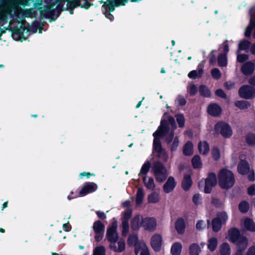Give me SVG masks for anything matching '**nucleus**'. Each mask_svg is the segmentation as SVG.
Wrapping results in <instances>:
<instances>
[{
  "instance_id": "18",
  "label": "nucleus",
  "mask_w": 255,
  "mask_h": 255,
  "mask_svg": "<svg viewBox=\"0 0 255 255\" xmlns=\"http://www.w3.org/2000/svg\"><path fill=\"white\" fill-rule=\"evenodd\" d=\"M221 108L217 104H210L207 108L208 113L213 117H218L222 113Z\"/></svg>"
},
{
  "instance_id": "54",
  "label": "nucleus",
  "mask_w": 255,
  "mask_h": 255,
  "mask_svg": "<svg viewBox=\"0 0 255 255\" xmlns=\"http://www.w3.org/2000/svg\"><path fill=\"white\" fill-rule=\"evenodd\" d=\"M179 143V140L178 137L177 136L175 137L172 143L170 145V150L172 152L175 151L177 150Z\"/></svg>"
},
{
  "instance_id": "52",
  "label": "nucleus",
  "mask_w": 255,
  "mask_h": 255,
  "mask_svg": "<svg viewBox=\"0 0 255 255\" xmlns=\"http://www.w3.org/2000/svg\"><path fill=\"white\" fill-rule=\"evenodd\" d=\"M165 138V141L167 145L170 144L174 138V132L172 130L168 134H167Z\"/></svg>"
},
{
  "instance_id": "64",
  "label": "nucleus",
  "mask_w": 255,
  "mask_h": 255,
  "mask_svg": "<svg viewBox=\"0 0 255 255\" xmlns=\"http://www.w3.org/2000/svg\"><path fill=\"white\" fill-rule=\"evenodd\" d=\"M247 255H255V246H252L249 248Z\"/></svg>"
},
{
  "instance_id": "28",
  "label": "nucleus",
  "mask_w": 255,
  "mask_h": 255,
  "mask_svg": "<svg viewBox=\"0 0 255 255\" xmlns=\"http://www.w3.org/2000/svg\"><path fill=\"white\" fill-rule=\"evenodd\" d=\"M118 247L115 244L113 245V250L117 253H121L125 251L126 248L125 241L124 239H120L118 242Z\"/></svg>"
},
{
  "instance_id": "19",
  "label": "nucleus",
  "mask_w": 255,
  "mask_h": 255,
  "mask_svg": "<svg viewBox=\"0 0 255 255\" xmlns=\"http://www.w3.org/2000/svg\"><path fill=\"white\" fill-rule=\"evenodd\" d=\"M169 131L170 129H169L158 127L157 129L153 133V141H161V138L168 134Z\"/></svg>"
},
{
  "instance_id": "56",
  "label": "nucleus",
  "mask_w": 255,
  "mask_h": 255,
  "mask_svg": "<svg viewBox=\"0 0 255 255\" xmlns=\"http://www.w3.org/2000/svg\"><path fill=\"white\" fill-rule=\"evenodd\" d=\"M249 58V55L246 54H239L237 56V61L239 63H243L248 60Z\"/></svg>"
},
{
  "instance_id": "49",
  "label": "nucleus",
  "mask_w": 255,
  "mask_h": 255,
  "mask_svg": "<svg viewBox=\"0 0 255 255\" xmlns=\"http://www.w3.org/2000/svg\"><path fill=\"white\" fill-rule=\"evenodd\" d=\"M93 255H106V250L103 246H100L95 248Z\"/></svg>"
},
{
  "instance_id": "42",
  "label": "nucleus",
  "mask_w": 255,
  "mask_h": 255,
  "mask_svg": "<svg viewBox=\"0 0 255 255\" xmlns=\"http://www.w3.org/2000/svg\"><path fill=\"white\" fill-rule=\"evenodd\" d=\"M138 236L136 234L130 235L128 238V244L129 246H134L137 245L138 243Z\"/></svg>"
},
{
  "instance_id": "4",
  "label": "nucleus",
  "mask_w": 255,
  "mask_h": 255,
  "mask_svg": "<svg viewBox=\"0 0 255 255\" xmlns=\"http://www.w3.org/2000/svg\"><path fill=\"white\" fill-rule=\"evenodd\" d=\"M217 184V180L216 174L214 172H209L205 179V181H200L198 186L200 189L201 186H204V192L206 194H210L211 193L213 188L216 186Z\"/></svg>"
},
{
  "instance_id": "39",
  "label": "nucleus",
  "mask_w": 255,
  "mask_h": 255,
  "mask_svg": "<svg viewBox=\"0 0 255 255\" xmlns=\"http://www.w3.org/2000/svg\"><path fill=\"white\" fill-rule=\"evenodd\" d=\"M249 208V204L246 201H242L239 204V210L242 213H246L248 212Z\"/></svg>"
},
{
  "instance_id": "61",
  "label": "nucleus",
  "mask_w": 255,
  "mask_h": 255,
  "mask_svg": "<svg viewBox=\"0 0 255 255\" xmlns=\"http://www.w3.org/2000/svg\"><path fill=\"white\" fill-rule=\"evenodd\" d=\"M140 255H150L147 246L143 244Z\"/></svg>"
},
{
  "instance_id": "29",
  "label": "nucleus",
  "mask_w": 255,
  "mask_h": 255,
  "mask_svg": "<svg viewBox=\"0 0 255 255\" xmlns=\"http://www.w3.org/2000/svg\"><path fill=\"white\" fill-rule=\"evenodd\" d=\"M200 95L203 97L209 98L211 97V91L205 85H201L199 87Z\"/></svg>"
},
{
  "instance_id": "5",
  "label": "nucleus",
  "mask_w": 255,
  "mask_h": 255,
  "mask_svg": "<svg viewBox=\"0 0 255 255\" xmlns=\"http://www.w3.org/2000/svg\"><path fill=\"white\" fill-rule=\"evenodd\" d=\"M214 131L217 134H221L225 138L231 137L233 131L230 125L224 121H219L214 125Z\"/></svg>"
},
{
  "instance_id": "46",
  "label": "nucleus",
  "mask_w": 255,
  "mask_h": 255,
  "mask_svg": "<svg viewBox=\"0 0 255 255\" xmlns=\"http://www.w3.org/2000/svg\"><path fill=\"white\" fill-rule=\"evenodd\" d=\"M129 231V224L128 221H122V235L123 237H125L127 236Z\"/></svg>"
},
{
  "instance_id": "25",
  "label": "nucleus",
  "mask_w": 255,
  "mask_h": 255,
  "mask_svg": "<svg viewBox=\"0 0 255 255\" xmlns=\"http://www.w3.org/2000/svg\"><path fill=\"white\" fill-rule=\"evenodd\" d=\"M182 246L180 243H174L171 248V254L172 255H180Z\"/></svg>"
},
{
  "instance_id": "35",
  "label": "nucleus",
  "mask_w": 255,
  "mask_h": 255,
  "mask_svg": "<svg viewBox=\"0 0 255 255\" xmlns=\"http://www.w3.org/2000/svg\"><path fill=\"white\" fill-rule=\"evenodd\" d=\"M217 245V239L215 237H212L208 240V248L210 251L213 252L216 249Z\"/></svg>"
},
{
  "instance_id": "30",
  "label": "nucleus",
  "mask_w": 255,
  "mask_h": 255,
  "mask_svg": "<svg viewBox=\"0 0 255 255\" xmlns=\"http://www.w3.org/2000/svg\"><path fill=\"white\" fill-rule=\"evenodd\" d=\"M220 253L221 255H231V248L228 243L225 242L220 245Z\"/></svg>"
},
{
  "instance_id": "51",
  "label": "nucleus",
  "mask_w": 255,
  "mask_h": 255,
  "mask_svg": "<svg viewBox=\"0 0 255 255\" xmlns=\"http://www.w3.org/2000/svg\"><path fill=\"white\" fill-rule=\"evenodd\" d=\"M117 224L116 222H113V245L116 244L118 240V235L116 232Z\"/></svg>"
},
{
  "instance_id": "50",
  "label": "nucleus",
  "mask_w": 255,
  "mask_h": 255,
  "mask_svg": "<svg viewBox=\"0 0 255 255\" xmlns=\"http://www.w3.org/2000/svg\"><path fill=\"white\" fill-rule=\"evenodd\" d=\"M128 1V0H113V11L115 7L125 5Z\"/></svg>"
},
{
  "instance_id": "22",
  "label": "nucleus",
  "mask_w": 255,
  "mask_h": 255,
  "mask_svg": "<svg viewBox=\"0 0 255 255\" xmlns=\"http://www.w3.org/2000/svg\"><path fill=\"white\" fill-rule=\"evenodd\" d=\"M244 226L246 230L251 232H255V223L250 218H247L244 222Z\"/></svg>"
},
{
  "instance_id": "59",
  "label": "nucleus",
  "mask_w": 255,
  "mask_h": 255,
  "mask_svg": "<svg viewBox=\"0 0 255 255\" xmlns=\"http://www.w3.org/2000/svg\"><path fill=\"white\" fill-rule=\"evenodd\" d=\"M177 101H178V103L179 106H183L186 104L187 101L185 98L180 95H178Z\"/></svg>"
},
{
  "instance_id": "14",
  "label": "nucleus",
  "mask_w": 255,
  "mask_h": 255,
  "mask_svg": "<svg viewBox=\"0 0 255 255\" xmlns=\"http://www.w3.org/2000/svg\"><path fill=\"white\" fill-rule=\"evenodd\" d=\"M241 70L244 75H251L255 70V65L252 61L246 62L242 66Z\"/></svg>"
},
{
  "instance_id": "43",
  "label": "nucleus",
  "mask_w": 255,
  "mask_h": 255,
  "mask_svg": "<svg viewBox=\"0 0 255 255\" xmlns=\"http://www.w3.org/2000/svg\"><path fill=\"white\" fill-rule=\"evenodd\" d=\"M246 142L250 146L255 145V134L249 133L246 136Z\"/></svg>"
},
{
  "instance_id": "24",
  "label": "nucleus",
  "mask_w": 255,
  "mask_h": 255,
  "mask_svg": "<svg viewBox=\"0 0 255 255\" xmlns=\"http://www.w3.org/2000/svg\"><path fill=\"white\" fill-rule=\"evenodd\" d=\"M183 153L185 156H190L193 153V144L190 141H188L183 146Z\"/></svg>"
},
{
  "instance_id": "3",
  "label": "nucleus",
  "mask_w": 255,
  "mask_h": 255,
  "mask_svg": "<svg viewBox=\"0 0 255 255\" xmlns=\"http://www.w3.org/2000/svg\"><path fill=\"white\" fill-rule=\"evenodd\" d=\"M155 180L159 183L163 182L168 176V172L164 164L160 161L155 162L152 167Z\"/></svg>"
},
{
  "instance_id": "62",
  "label": "nucleus",
  "mask_w": 255,
  "mask_h": 255,
  "mask_svg": "<svg viewBox=\"0 0 255 255\" xmlns=\"http://www.w3.org/2000/svg\"><path fill=\"white\" fill-rule=\"evenodd\" d=\"M201 200V196L199 194H195L192 198L193 202L196 205L200 203Z\"/></svg>"
},
{
  "instance_id": "11",
  "label": "nucleus",
  "mask_w": 255,
  "mask_h": 255,
  "mask_svg": "<svg viewBox=\"0 0 255 255\" xmlns=\"http://www.w3.org/2000/svg\"><path fill=\"white\" fill-rule=\"evenodd\" d=\"M162 238L159 234H155L151 238L150 244L155 252H159L161 249Z\"/></svg>"
},
{
  "instance_id": "8",
  "label": "nucleus",
  "mask_w": 255,
  "mask_h": 255,
  "mask_svg": "<svg viewBox=\"0 0 255 255\" xmlns=\"http://www.w3.org/2000/svg\"><path fill=\"white\" fill-rule=\"evenodd\" d=\"M140 225L145 230L152 232L156 229L157 225L156 220L153 217H145L142 218Z\"/></svg>"
},
{
  "instance_id": "26",
  "label": "nucleus",
  "mask_w": 255,
  "mask_h": 255,
  "mask_svg": "<svg viewBox=\"0 0 255 255\" xmlns=\"http://www.w3.org/2000/svg\"><path fill=\"white\" fill-rule=\"evenodd\" d=\"M140 217L139 215L135 216L131 221L130 226L133 231H137L139 230L140 225Z\"/></svg>"
},
{
  "instance_id": "47",
  "label": "nucleus",
  "mask_w": 255,
  "mask_h": 255,
  "mask_svg": "<svg viewBox=\"0 0 255 255\" xmlns=\"http://www.w3.org/2000/svg\"><path fill=\"white\" fill-rule=\"evenodd\" d=\"M212 156L215 161H218L220 158V151L218 147H213L211 151Z\"/></svg>"
},
{
  "instance_id": "1",
  "label": "nucleus",
  "mask_w": 255,
  "mask_h": 255,
  "mask_svg": "<svg viewBox=\"0 0 255 255\" xmlns=\"http://www.w3.org/2000/svg\"><path fill=\"white\" fill-rule=\"evenodd\" d=\"M29 0H0V23L9 18L17 19L20 14L24 15L23 7L29 5Z\"/></svg>"
},
{
  "instance_id": "44",
  "label": "nucleus",
  "mask_w": 255,
  "mask_h": 255,
  "mask_svg": "<svg viewBox=\"0 0 255 255\" xmlns=\"http://www.w3.org/2000/svg\"><path fill=\"white\" fill-rule=\"evenodd\" d=\"M251 42L246 39H243L239 43L238 51L241 50H246L250 47Z\"/></svg>"
},
{
  "instance_id": "34",
  "label": "nucleus",
  "mask_w": 255,
  "mask_h": 255,
  "mask_svg": "<svg viewBox=\"0 0 255 255\" xmlns=\"http://www.w3.org/2000/svg\"><path fill=\"white\" fill-rule=\"evenodd\" d=\"M191 162L194 168L197 169L201 168L202 164L199 155H194L192 159Z\"/></svg>"
},
{
  "instance_id": "53",
  "label": "nucleus",
  "mask_w": 255,
  "mask_h": 255,
  "mask_svg": "<svg viewBox=\"0 0 255 255\" xmlns=\"http://www.w3.org/2000/svg\"><path fill=\"white\" fill-rule=\"evenodd\" d=\"M216 218H219L220 221H221L222 224H224L228 220V217L227 214L225 212H222L219 213L217 215V217Z\"/></svg>"
},
{
  "instance_id": "15",
  "label": "nucleus",
  "mask_w": 255,
  "mask_h": 255,
  "mask_svg": "<svg viewBox=\"0 0 255 255\" xmlns=\"http://www.w3.org/2000/svg\"><path fill=\"white\" fill-rule=\"evenodd\" d=\"M97 189V185L93 182H88L85 184L79 192L81 196H85L90 193L95 191Z\"/></svg>"
},
{
  "instance_id": "40",
  "label": "nucleus",
  "mask_w": 255,
  "mask_h": 255,
  "mask_svg": "<svg viewBox=\"0 0 255 255\" xmlns=\"http://www.w3.org/2000/svg\"><path fill=\"white\" fill-rule=\"evenodd\" d=\"M103 11L105 16L111 19V12L112 10V4L110 2L109 3H105L102 6Z\"/></svg>"
},
{
  "instance_id": "55",
  "label": "nucleus",
  "mask_w": 255,
  "mask_h": 255,
  "mask_svg": "<svg viewBox=\"0 0 255 255\" xmlns=\"http://www.w3.org/2000/svg\"><path fill=\"white\" fill-rule=\"evenodd\" d=\"M211 75L213 78L216 80L220 79L221 77V72L218 68L213 69L211 71Z\"/></svg>"
},
{
  "instance_id": "17",
  "label": "nucleus",
  "mask_w": 255,
  "mask_h": 255,
  "mask_svg": "<svg viewBox=\"0 0 255 255\" xmlns=\"http://www.w3.org/2000/svg\"><path fill=\"white\" fill-rule=\"evenodd\" d=\"M228 236L230 242L234 243L241 236L240 230L236 227H232L228 231Z\"/></svg>"
},
{
  "instance_id": "41",
  "label": "nucleus",
  "mask_w": 255,
  "mask_h": 255,
  "mask_svg": "<svg viewBox=\"0 0 255 255\" xmlns=\"http://www.w3.org/2000/svg\"><path fill=\"white\" fill-rule=\"evenodd\" d=\"M189 253L190 255H199L200 249L197 244H192L189 247Z\"/></svg>"
},
{
  "instance_id": "20",
  "label": "nucleus",
  "mask_w": 255,
  "mask_h": 255,
  "mask_svg": "<svg viewBox=\"0 0 255 255\" xmlns=\"http://www.w3.org/2000/svg\"><path fill=\"white\" fill-rule=\"evenodd\" d=\"M251 13L250 26L247 27L245 32V35L248 37L251 36L252 28L255 27V7H253L251 9Z\"/></svg>"
},
{
  "instance_id": "60",
  "label": "nucleus",
  "mask_w": 255,
  "mask_h": 255,
  "mask_svg": "<svg viewBox=\"0 0 255 255\" xmlns=\"http://www.w3.org/2000/svg\"><path fill=\"white\" fill-rule=\"evenodd\" d=\"M216 61V57L214 54V51L212 50L210 53L209 63L211 65H214Z\"/></svg>"
},
{
  "instance_id": "38",
  "label": "nucleus",
  "mask_w": 255,
  "mask_h": 255,
  "mask_svg": "<svg viewBox=\"0 0 255 255\" xmlns=\"http://www.w3.org/2000/svg\"><path fill=\"white\" fill-rule=\"evenodd\" d=\"M151 163L150 161L148 160L145 161L141 168L138 175L139 176H140L141 175H146L148 172Z\"/></svg>"
},
{
  "instance_id": "57",
  "label": "nucleus",
  "mask_w": 255,
  "mask_h": 255,
  "mask_svg": "<svg viewBox=\"0 0 255 255\" xmlns=\"http://www.w3.org/2000/svg\"><path fill=\"white\" fill-rule=\"evenodd\" d=\"M198 92V88L197 87L194 85L192 84L190 86L189 94L190 96H195Z\"/></svg>"
},
{
  "instance_id": "58",
  "label": "nucleus",
  "mask_w": 255,
  "mask_h": 255,
  "mask_svg": "<svg viewBox=\"0 0 255 255\" xmlns=\"http://www.w3.org/2000/svg\"><path fill=\"white\" fill-rule=\"evenodd\" d=\"M215 94L223 99L227 98V95L222 89H218L215 91Z\"/></svg>"
},
{
  "instance_id": "31",
  "label": "nucleus",
  "mask_w": 255,
  "mask_h": 255,
  "mask_svg": "<svg viewBox=\"0 0 255 255\" xmlns=\"http://www.w3.org/2000/svg\"><path fill=\"white\" fill-rule=\"evenodd\" d=\"M235 105L241 110H246L251 107V103L247 101L239 100L235 102Z\"/></svg>"
},
{
  "instance_id": "32",
  "label": "nucleus",
  "mask_w": 255,
  "mask_h": 255,
  "mask_svg": "<svg viewBox=\"0 0 255 255\" xmlns=\"http://www.w3.org/2000/svg\"><path fill=\"white\" fill-rule=\"evenodd\" d=\"M143 182L147 189L152 191L155 189V185L154 183V179L152 177H149L148 181L146 182V177L145 176L143 178Z\"/></svg>"
},
{
  "instance_id": "36",
  "label": "nucleus",
  "mask_w": 255,
  "mask_h": 255,
  "mask_svg": "<svg viewBox=\"0 0 255 255\" xmlns=\"http://www.w3.org/2000/svg\"><path fill=\"white\" fill-rule=\"evenodd\" d=\"M147 201L149 203H156L159 201V196L158 194L153 192L148 195Z\"/></svg>"
},
{
  "instance_id": "6",
  "label": "nucleus",
  "mask_w": 255,
  "mask_h": 255,
  "mask_svg": "<svg viewBox=\"0 0 255 255\" xmlns=\"http://www.w3.org/2000/svg\"><path fill=\"white\" fill-rule=\"evenodd\" d=\"M238 93L241 98L246 100L251 99L255 97V87L244 85L239 88Z\"/></svg>"
},
{
  "instance_id": "63",
  "label": "nucleus",
  "mask_w": 255,
  "mask_h": 255,
  "mask_svg": "<svg viewBox=\"0 0 255 255\" xmlns=\"http://www.w3.org/2000/svg\"><path fill=\"white\" fill-rule=\"evenodd\" d=\"M248 193L250 195H255V185H252L248 187Z\"/></svg>"
},
{
  "instance_id": "27",
  "label": "nucleus",
  "mask_w": 255,
  "mask_h": 255,
  "mask_svg": "<svg viewBox=\"0 0 255 255\" xmlns=\"http://www.w3.org/2000/svg\"><path fill=\"white\" fill-rule=\"evenodd\" d=\"M144 196V192L143 188L141 187L138 188L137 190L135 197V203L136 206H139L142 203Z\"/></svg>"
},
{
  "instance_id": "21",
  "label": "nucleus",
  "mask_w": 255,
  "mask_h": 255,
  "mask_svg": "<svg viewBox=\"0 0 255 255\" xmlns=\"http://www.w3.org/2000/svg\"><path fill=\"white\" fill-rule=\"evenodd\" d=\"M175 228L178 234L182 235L185 232V224L183 218H179L176 221Z\"/></svg>"
},
{
  "instance_id": "9",
  "label": "nucleus",
  "mask_w": 255,
  "mask_h": 255,
  "mask_svg": "<svg viewBox=\"0 0 255 255\" xmlns=\"http://www.w3.org/2000/svg\"><path fill=\"white\" fill-rule=\"evenodd\" d=\"M93 230L95 233V238L96 241H101L103 237L105 230L104 225L100 221L94 222L93 226Z\"/></svg>"
},
{
  "instance_id": "23",
  "label": "nucleus",
  "mask_w": 255,
  "mask_h": 255,
  "mask_svg": "<svg viewBox=\"0 0 255 255\" xmlns=\"http://www.w3.org/2000/svg\"><path fill=\"white\" fill-rule=\"evenodd\" d=\"M198 146L199 152L203 155H206L209 151V144L207 141H204L203 142L200 141Z\"/></svg>"
},
{
  "instance_id": "48",
  "label": "nucleus",
  "mask_w": 255,
  "mask_h": 255,
  "mask_svg": "<svg viewBox=\"0 0 255 255\" xmlns=\"http://www.w3.org/2000/svg\"><path fill=\"white\" fill-rule=\"evenodd\" d=\"M176 121L179 128H183L185 126V118L183 114H180L176 115Z\"/></svg>"
},
{
  "instance_id": "16",
  "label": "nucleus",
  "mask_w": 255,
  "mask_h": 255,
  "mask_svg": "<svg viewBox=\"0 0 255 255\" xmlns=\"http://www.w3.org/2000/svg\"><path fill=\"white\" fill-rule=\"evenodd\" d=\"M237 170L242 175L247 174L250 171L249 162L245 159H241L238 165Z\"/></svg>"
},
{
  "instance_id": "12",
  "label": "nucleus",
  "mask_w": 255,
  "mask_h": 255,
  "mask_svg": "<svg viewBox=\"0 0 255 255\" xmlns=\"http://www.w3.org/2000/svg\"><path fill=\"white\" fill-rule=\"evenodd\" d=\"M248 243V239L246 236L241 235L237 241L233 244H236L238 252H243L247 249Z\"/></svg>"
},
{
  "instance_id": "10",
  "label": "nucleus",
  "mask_w": 255,
  "mask_h": 255,
  "mask_svg": "<svg viewBox=\"0 0 255 255\" xmlns=\"http://www.w3.org/2000/svg\"><path fill=\"white\" fill-rule=\"evenodd\" d=\"M192 175L191 171L184 175L181 181V187L185 191H189L193 185Z\"/></svg>"
},
{
  "instance_id": "2",
  "label": "nucleus",
  "mask_w": 255,
  "mask_h": 255,
  "mask_svg": "<svg viewBox=\"0 0 255 255\" xmlns=\"http://www.w3.org/2000/svg\"><path fill=\"white\" fill-rule=\"evenodd\" d=\"M218 179L219 186L222 189H231L235 183V177L233 172L227 168H222L219 170Z\"/></svg>"
},
{
  "instance_id": "33",
  "label": "nucleus",
  "mask_w": 255,
  "mask_h": 255,
  "mask_svg": "<svg viewBox=\"0 0 255 255\" xmlns=\"http://www.w3.org/2000/svg\"><path fill=\"white\" fill-rule=\"evenodd\" d=\"M222 223L219 218H215L212 220V230L215 232H218L222 228Z\"/></svg>"
},
{
  "instance_id": "13",
  "label": "nucleus",
  "mask_w": 255,
  "mask_h": 255,
  "mask_svg": "<svg viewBox=\"0 0 255 255\" xmlns=\"http://www.w3.org/2000/svg\"><path fill=\"white\" fill-rule=\"evenodd\" d=\"M176 185L177 182L175 178L172 176H169L163 186V191L165 193H169L174 189Z\"/></svg>"
},
{
  "instance_id": "37",
  "label": "nucleus",
  "mask_w": 255,
  "mask_h": 255,
  "mask_svg": "<svg viewBox=\"0 0 255 255\" xmlns=\"http://www.w3.org/2000/svg\"><path fill=\"white\" fill-rule=\"evenodd\" d=\"M218 64L220 67H226L228 64L227 55L220 54L218 57Z\"/></svg>"
},
{
  "instance_id": "45",
  "label": "nucleus",
  "mask_w": 255,
  "mask_h": 255,
  "mask_svg": "<svg viewBox=\"0 0 255 255\" xmlns=\"http://www.w3.org/2000/svg\"><path fill=\"white\" fill-rule=\"evenodd\" d=\"M40 14L44 17L49 18L52 16V11L50 7L46 6L40 10Z\"/></svg>"
},
{
  "instance_id": "7",
  "label": "nucleus",
  "mask_w": 255,
  "mask_h": 255,
  "mask_svg": "<svg viewBox=\"0 0 255 255\" xmlns=\"http://www.w3.org/2000/svg\"><path fill=\"white\" fill-rule=\"evenodd\" d=\"M153 150L156 152L157 157L167 162L168 159V155L165 149L162 147L161 141L153 142Z\"/></svg>"
}]
</instances>
